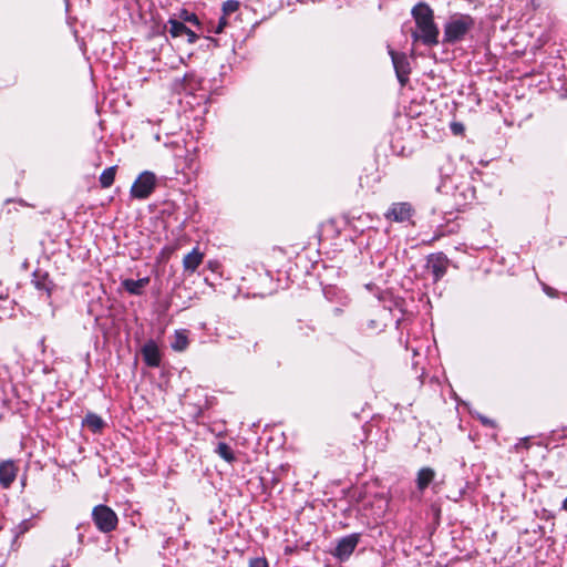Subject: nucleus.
Returning a JSON list of instances; mask_svg holds the SVG:
<instances>
[{"mask_svg":"<svg viewBox=\"0 0 567 567\" xmlns=\"http://www.w3.org/2000/svg\"><path fill=\"white\" fill-rule=\"evenodd\" d=\"M412 16L417 28V31L412 33L413 40H421L426 45H436L439 29L434 23V14L430 6L423 2L417 3L412 9Z\"/></svg>","mask_w":567,"mask_h":567,"instance_id":"nucleus-1","label":"nucleus"},{"mask_svg":"<svg viewBox=\"0 0 567 567\" xmlns=\"http://www.w3.org/2000/svg\"><path fill=\"white\" fill-rule=\"evenodd\" d=\"M474 24L470 16H455L444 27V42L454 43L464 38Z\"/></svg>","mask_w":567,"mask_h":567,"instance_id":"nucleus-2","label":"nucleus"},{"mask_svg":"<svg viewBox=\"0 0 567 567\" xmlns=\"http://www.w3.org/2000/svg\"><path fill=\"white\" fill-rule=\"evenodd\" d=\"M156 186V176L148 171L138 175L131 187V196L136 199L147 198Z\"/></svg>","mask_w":567,"mask_h":567,"instance_id":"nucleus-3","label":"nucleus"},{"mask_svg":"<svg viewBox=\"0 0 567 567\" xmlns=\"http://www.w3.org/2000/svg\"><path fill=\"white\" fill-rule=\"evenodd\" d=\"M93 520L99 530L109 533L115 529L117 525L116 514L105 505H97L92 512Z\"/></svg>","mask_w":567,"mask_h":567,"instance_id":"nucleus-4","label":"nucleus"},{"mask_svg":"<svg viewBox=\"0 0 567 567\" xmlns=\"http://www.w3.org/2000/svg\"><path fill=\"white\" fill-rule=\"evenodd\" d=\"M359 539V534H350L340 538L334 550L332 551V555L339 560H347L358 546Z\"/></svg>","mask_w":567,"mask_h":567,"instance_id":"nucleus-5","label":"nucleus"},{"mask_svg":"<svg viewBox=\"0 0 567 567\" xmlns=\"http://www.w3.org/2000/svg\"><path fill=\"white\" fill-rule=\"evenodd\" d=\"M389 54L392 59L393 68L400 84L403 86L409 81L410 62L404 53H396L394 50L389 49Z\"/></svg>","mask_w":567,"mask_h":567,"instance_id":"nucleus-6","label":"nucleus"},{"mask_svg":"<svg viewBox=\"0 0 567 567\" xmlns=\"http://www.w3.org/2000/svg\"><path fill=\"white\" fill-rule=\"evenodd\" d=\"M413 208L409 203H395L385 213V218L396 223L410 220Z\"/></svg>","mask_w":567,"mask_h":567,"instance_id":"nucleus-7","label":"nucleus"},{"mask_svg":"<svg viewBox=\"0 0 567 567\" xmlns=\"http://www.w3.org/2000/svg\"><path fill=\"white\" fill-rule=\"evenodd\" d=\"M449 259L443 254L431 255L427 259V269L432 274L434 281L440 280L446 272Z\"/></svg>","mask_w":567,"mask_h":567,"instance_id":"nucleus-8","label":"nucleus"},{"mask_svg":"<svg viewBox=\"0 0 567 567\" xmlns=\"http://www.w3.org/2000/svg\"><path fill=\"white\" fill-rule=\"evenodd\" d=\"M142 354L148 367H158L161 363L159 349L154 340H148L142 348Z\"/></svg>","mask_w":567,"mask_h":567,"instance_id":"nucleus-9","label":"nucleus"},{"mask_svg":"<svg viewBox=\"0 0 567 567\" xmlns=\"http://www.w3.org/2000/svg\"><path fill=\"white\" fill-rule=\"evenodd\" d=\"M17 466L13 461L0 462V485L2 487H9L17 477Z\"/></svg>","mask_w":567,"mask_h":567,"instance_id":"nucleus-10","label":"nucleus"},{"mask_svg":"<svg viewBox=\"0 0 567 567\" xmlns=\"http://www.w3.org/2000/svg\"><path fill=\"white\" fill-rule=\"evenodd\" d=\"M204 254L199 251L197 247H195L190 252H188L183 259L184 270L187 272H194L199 265L203 262Z\"/></svg>","mask_w":567,"mask_h":567,"instance_id":"nucleus-11","label":"nucleus"},{"mask_svg":"<svg viewBox=\"0 0 567 567\" xmlns=\"http://www.w3.org/2000/svg\"><path fill=\"white\" fill-rule=\"evenodd\" d=\"M150 284V278L144 277L137 280L134 279H125L122 281V286L124 289L135 296H140L143 293L144 288Z\"/></svg>","mask_w":567,"mask_h":567,"instance_id":"nucleus-12","label":"nucleus"},{"mask_svg":"<svg viewBox=\"0 0 567 567\" xmlns=\"http://www.w3.org/2000/svg\"><path fill=\"white\" fill-rule=\"evenodd\" d=\"M435 472L431 467H422L416 475L417 489L423 492L434 480Z\"/></svg>","mask_w":567,"mask_h":567,"instance_id":"nucleus-13","label":"nucleus"},{"mask_svg":"<svg viewBox=\"0 0 567 567\" xmlns=\"http://www.w3.org/2000/svg\"><path fill=\"white\" fill-rule=\"evenodd\" d=\"M172 349L182 352L188 347V333L187 330H176L174 333V340L172 342Z\"/></svg>","mask_w":567,"mask_h":567,"instance_id":"nucleus-14","label":"nucleus"},{"mask_svg":"<svg viewBox=\"0 0 567 567\" xmlns=\"http://www.w3.org/2000/svg\"><path fill=\"white\" fill-rule=\"evenodd\" d=\"M83 425L91 429L93 432H100L104 426V421L95 413H87L83 420Z\"/></svg>","mask_w":567,"mask_h":567,"instance_id":"nucleus-15","label":"nucleus"},{"mask_svg":"<svg viewBox=\"0 0 567 567\" xmlns=\"http://www.w3.org/2000/svg\"><path fill=\"white\" fill-rule=\"evenodd\" d=\"M115 166H111L102 172V174L100 175V184L103 188H109L112 186L115 179Z\"/></svg>","mask_w":567,"mask_h":567,"instance_id":"nucleus-16","label":"nucleus"},{"mask_svg":"<svg viewBox=\"0 0 567 567\" xmlns=\"http://www.w3.org/2000/svg\"><path fill=\"white\" fill-rule=\"evenodd\" d=\"M169 33L173 38L182 37L186 34V32H189V29L181 21L177 20H169Z\"/></svg>","mask_w":567,"mask_h":567,"instance_id":"nucleus-17","label":"nucleus"},{"mask_svg":"<svg viewBox=\"0 0 567 567\" xmlns=\"http://www.w3.org/2000/svg\"><path fill=\"white\" fill-rule=\"evenodd\" d=\"M217 454L226 462L231 463L235 460L233 450L224 442H219L216 449Z\"/></svg>","mask_w":567,"mask_h":567,"instance_id":"nucleus-18","label":"nucleus"},{"mask_svg":"<svg viewBox=\"0 0 567 567\" xmlns=\"http://www.w3.org/2000/svg\"><path fill=\"white\" fill-rule=\"evenodd\" d=\"M238 8H239V2L236 0H227L223 4V11H224L225 16L237 11Z\"/></svg>","mask_w":567,"mask_h":567,"instance_id":"nucleus-19","label":"nucleus"},{"mask_svg":"<svg viewBox=\"0 0 567 567\" xmlns=\"http://www.w3.org/2000/svg\"><path fill=\"white\" fill-rule=\"evenodd\" d=\"M248 567H269L266 558L256 557L249 560Z\"/></svg>","mask_w":567,"mask_h":567,"instance_id":"nucleus-20","label":"nucleus"},{"mask_svg":"<svg viewBox=\"0 0 567 567\" xmlns=\"http://www.w3.org/2000/svg\"><path fill=\"white\" fill-rule=\"evenodd\" d=\"M226 25H227V19H226V17L224 16V17H221V18L219 19L218 24H217V27H216V29H215V33H221V32H223V30H224V28H225Z\"/></svg>","mask_w":567,"mask_h":567,"instance_id":"nucleus-21","label":"nucleus"},{"mask_svg":"<svg viewBox=\"0 0 567 567\" xmlns=\"http://www.w3.org/2000/svg\"><path fill=\"white\" fill-rule=\"evenodd\" d=\"M30 528V522L29 520H22L18 526V534H23Z\"/></svg>","mask_w":567,"mask_h":567,"instance_id":"nucleus-22","label":"nucleus"},{"mask_svg":"<svg viewBox=\"0 0 567 567\" xmlns=\"http://www.w3.org/2000/svg\"><path fill=\"white\" fill-rule=\"evenodd\" d=\"M451 128L454 134H461L464 130V127L461 123H453L451 125Z\"/></svg>","mask_w":567,"mask_h":567,"instance_id":"nucleus-23","label":"nucleus"},{"mask_svg":"<svg viewBox=\"0 0 567 567\" xmlns=\"http://www.w3.org/2000/svg\"><path fill=\"white\" fill-rule=\"evenodd\" d=\"M522 447H524V449L528 447V439H520L519 442L515 445L516 450H519Z\"/></svg>","mask_w":567,"mask_h":567,"instance_id":"nucleus-24","label":"nucleus"},{"mask_svg":"<svg viewBox=\"0 0 567 567\" xmlns=\"http://www.w3.org/2000/svg\"><path fill=\"white\" fill-rule=\"evenodd\" d=\"M368 329H380V324L375 320H370L368 321Z\"/></svg>","mask_w":567,"mask_h":567,"instance_id":"nucleus-25","label":"nucleus"},{"mask_svg":"<svg viewBox=\"0 0 567 567\" xmlns=\"http://www.w3.org/2000/svg\"><path fill=\"white\" fill-rule=\"evenodd\" d=\"M544 291L546 292V295H548L549 297H554L556 296L555 293V290L548 286H544Z\"/></svg>","mask_w":567,"mask_h":567,"instance_id":"nucleus-26","label":"nucleus"},{"mask_svg":"<svg viewBox=\"0 0 567 567\" xmlns=\"http://www.w3.org/2000/svg\"><path fill=\"white\" fill-rule=\"evenodd\" d=\"M186 35L188 37V41L190 43L195 42L196 40V34L189 29V32H186Z\"/></svg>","mask_w":567,"mask_h":567,"instance_id":"nucleus-27","label":"nucleus"},{"mask_svg":"<svg viewBox=\"0 0 567 567\" xmlns=\"http://www.w3.org/2000/svg\"><path fill=\"white\" fill-rule=\"evenodd\" d=\"M480 419H481V421L483 422V424H487V425H491V426H495L494 422H493V421H491V420H488L487 417H485V416H481Z\"/></svg>","mask_w":567,"mask_h":567,"instance_id":"nucleus-28","label":"nucleus"},{"mask_svg":"<svg viewBox=\"0 0 567 567\" xmlns=\"http://www.w3.org/2000/svg\"><path fill=\"white\" fill-rule=\"evenodd\" d=\"M561 509L567 512V497L561 503Z\"/></svg>","mask_w":567,"mask_h":567,"instance_id":"nucleus-29","label":"nucleus"},{"mask_svg":"<svg viewBox=\"0 0 567 567\" xmlns=\"http://www.w3.org/2000/svg\"><path fill=\"white\" fill-rule=\"evenodd\" d=\"M37 287L38 288H44L48 292V295H50V289L49 288H45L44 286H41L39 282H37Z\"/></svg>","mask_w":567,"mask_h":567,"instance_id":"nucleus-30","label":"nucleus"},{"mask_svg":"<svg viewBox=\"0 0 567 567\" xmlns=\"http://www.w3.org/2000/svg\"><path fill=\"white\" fill-rule=\"evenodd\" d=\"M188 20H189V21H192V20H194V21H195V20H196V17H195V16L189 17V18H188Z\"/></svg>","mask_w":567,"mask_h":567,"instance_id":"nucleus-31","label":"nucleus"}]
</instances>
